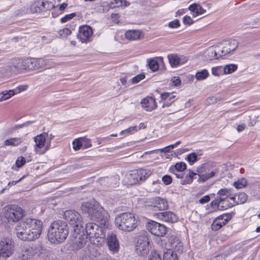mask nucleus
<instances>
[{
  "label": "nucleus",
  "mask_w": 260,
  "mask_h": 260,
  "mask_svg": "<svg viewBox=\"0 0 260 260\" xmlns=\"http://www.w3.org/2000/svg\"><path fill=\"white\" fill-rule=\"evenodd\" d=\"M81 209L84 213H87L89 218L100 222L101 224L106 225L107 221L104 217V211L99 203L92 200L82 204Z\"/></svg>",
  "instance_id": "obj_3"
},
{
  "label": "nucleus",
  "mask_w": 260,
  "mask_h": 260,
  "mask_svg": "<svg viewBox=\"0 0 260 260\" xmlns=\"http://www.w3.org/2000/svg\"><path fill=\"white\" fill-rule=\"evenodd\" d=\"M14 245L9 238H4L0 241V257L7 258L12 254Z\"/></svg>",
  "instance_id": "obj_11"
},
{
  "label": "nucleus",
  "mask_w": 260,
  "mask_h": 260,
  "mask_svg": "<svg viewBox=\"0 0 260 260\" xmlns=\"http://www.w3.org/2000/svg\"><path fill=\"white\" fill-rule=\"evenodd\" d=\"M33 255L32 253V248L31 247H29L27 251H26L24 252V253H23V256H26V258L27 259H30L31 258L32 256Z\"/></svg>",
  "instance_id": "obj_62"
},
{
  "label": "nucleus",
  "mask_w": 260,
  "mask_h": 260,
  "mask_svg": "<svg viewBox=\"0 0 260 260\" xmlns=\"http://www.w3.org/2000/svg\"><path fill=\"white\" fill-rule=\"evenodd\" d=\"M63 216L66 220L74 228V232L83 228L82 219L79 212L74 210H67Z\"/></svg>",
  "instance_id": "obj_7"
},
{
  "label": "nucleus",
  "mask_w": 260,
  "mask_h": 260,
  "mask_svg": "<svg viewBox=\"0 0 260 260\" xmlns=\"http://www.w3.org/2000/svg\"><path fill=\"white\" fill-rule=\"evenodd\" d=\"M147 61L149 67L152 71L155 72L158 70L159 66L157 58L149 59Z\"/></svg>",
  "instance_id": "obj_37"
},
{
  "label": "nucleus",
  "mask_w": 260,
  "mask_h": 260,
  "mask_svg": "<svg viewBox=\"0 0 260 260\" xmlns=\"http://www.w3.org/2000/svg\"><path fill=\"white\" fill-rule=\"evenodd\" d=\"M112 4H115L114 6L119 7H127L129 5V3L125 0H115L114 2H112Z\"/></svg>",
  "instance_id": "obj_49"
},
{
  "label": "nucleus",
  "mask_w": 260,
  "mask_h": 260,
  "mask_svg": "<svg viewBox=\"0 0 260 260\" xmlns=\"http://www.w3.org/2000/svg\"><path fill=\"white\" fill-rule=\"evenodd\" d=\"M5 217L8 221L17 222L21 219L24 215L23 209L15 205L8 206L5 208Z\"/></svg>",
  "instance_id": "obj_8"
},
{
  "label": "nucleus",
  "mask_w": 260,
  "mask_h": 260,
  "mask_svg": "<svg viewBox=\"0 0 260 260\" xmlns=\"http://www.w3.org/2000/svg\"><path fill=\"white\" fill-rule=\"evenodd\" d=\"M119 176L118 175H115L114 176H112L110 177H105L102 178L101 180V183H107V186H110L112 187H116L118 186L119 183Z\"/></svg>",
  "instance_id": "obj_28"
},
{
  "label": "nucleus",
  "mask_w": 260,
  "mask_h": 260,
  "mask_svg": "<svg viewBox=\"0 0 260 260\" xmlns=\"http://www.w3.org/2000/svg\"><path fill=\"white\" fill-rule=\"evenodd\" d=\"M145 76L144 74H139L135 77H134L132 79V82L133 84H136L139 82L140 81L144 79Z\"/></svg>",
  "instance_id": "obj_56"
},
{
  "label": "nucleus",
  "mask_w": 260,
  "mask_h": 260,
  "mask_svg": "<svg viewBox=\"0 0 260 260\" xmlns=\"http://www.w3.org/2000/svg\"><path fill=\"white\" fill-rule=\"evenodd\" d=\"M158 219L165 222L174 223L177 221L178 218L173 212L171 211H164L156 214Z\"/></svg>",
  "instance_id": "obj_17"
},
{
  "label": "nucleus",
  "mask_w": 260,
  "mask_h": 260,
  "mask_svg": "<svg viewBox=\"0 0 260 260\" xmlns=\"http://www.w3.org/2000/svg\"><path fill=\"white\" fill-rule=\"evenodd\" d=\"M138 131L137 126H133L128 127V128L122 131L120 134L121 135H124V136H127L129 135H132Z\"/></svg>",
  "instance_id": "obj_43"
},
{
  "label": "nucleus",
  "mask_w": 260,
  "mask_h": 260,
  "mask_svg": "<svg viewBox=\"0 0 260 260\" xmlns=\"http://www.w3.org/2000/svg\"><path fill=\"white\" fill-rule=\"evenodd\" d=\"M81 140L82 141V146L84 147V148H88L92 146L91 140L90 139L87 138L86 137H81Z\"/></svg>",
  "instance_id": "obj_53"
},
{
  "label": "nucleus",
  "mask_w": 260,
  "mask_h": 260,
  "mask_svg": "<svg viewBox=\"0 0 260 260\" xmlns=\"http://www.w3.org/2000/svg\"><path fill=\"white\" fill-rule=\"evenodd\" d=\"M75 15L76 14L75 13H71L70 14L66 15L61 19V22L62 23L66 22L72 19L73 17L75 16Z\"/></svg>",
  "instance_id": "obj_60"
},
{
  "label": "nucleus",
  "mask_w": 260,
  "mask_h": 260,
  "mask_svg": "<svg viewBox=\"0 0 260 260\" xmlns=\"http://www.w3.org/2000/svg\"><path fill=\"white\" fill-rule=\"evenodd\" d=\"M168 58L171 66L173 68H176L186 63L187 61L186 57L175 54H169Z\"/></svg>",
  "instance_id": "obj_18"
},
{
  "label": "nucleus",
  "mask_w": 260,
  "mask_h": 260,
  "mask_svg": "<svg viewBox=\"0 0 260 260\" xmlns=\"http://www.w3.org/2000/svg\"><path fill=\"white\" fill-rule=\"evenodd\" d=\"M183 23L184 25H190L193 23L194 21L190 16L186 15L183 18Z\"/></svg>",
  "instance_id": "obj_58"
},
{
  "label": "nucleus",
  "mask_w": 260,
  "mask_h": 260,
  "mask_svg": "<svg viewBox=\"0 0 260 260\" xmlns=\"http://www.w3.org/2000/svg\"><path fill=\"white\" fill-rule=\"evenodd\" d=\"M42 2L43 3L42 5V8L43 11H46L54 8V4L53 3V0H41Z\"/></svg>",
  "instance_id": "obj_38"
},
{
  "label": "nucleus",
  "mask_w": 260,
  "mask_h": 260,
  "mask_svg": "<svg viewBox=\"0 0 260 260\" xmlns=\"http://www.w3.org/2000/svg\"><path fill=\"white\" fill-rule=\"evenodd\" d=\"M107 244L109 249L112 253H115L118 252L119 250V243L114 234L111 233L108 235Z\"/></svg>",
  "instance_id": "obj_16"
},
{
  "label": "nucleus",
  "mask_w": 260,
  "mask_h": 260,
  "mask_svg": "<svg viewBox=\"0 0 260 260\" xmlns=\"http://www.w3.org/2000/svg\"><path fill=\"white\" fill-rule=\"evenodd\" d=\"M163 260H178V256L171 249H168L164 253Z\"/></svg>",
  "instance_id": "obj_33"
},
{
  "label": "nucleus",
  "mask_w": 260,
  "mask_h": 260,
  "mask_svg": "<svg viewBox=\"0 0 260 260\" xmlns=\"http://www.w3.org/2000/svg\"><path fill=\"white\" fill-rule=\"evenodd\" d=\"M22 139L21 138H12L6 140L3 143V146H17L22 142Z\"/></svg>",
  "instance_id": "obj_29"
},
{
  "label": "nucleus",
  "mask_w": 260,
  "mask_h": 260,
  "mask_svg": "<svg viewBox=\"0 0 260 260\" xmlns=\"http://www.w3.org/2000/svg\"><path fill=\"white\" fill-rule=\"evenodd\" d=\"M230 200L234 202L235 205L244 204L247 200V195L243 192H239L237 194L232 195V196L230 197Z\"/></svg>",
  "instance_id": "obj_25"
},
{
  "label": "nucleus",
  "mask_w": 260,
  "mask_h": 260,
  "mask_svg": "<svg viewBox=\"0 0 260 260\" xmlns=\"http://www.w3.org/2000/svg\"><path fill=\"white\" fill-rule=\"evenodd\" d=\"M232 218L230 213L223 214L216 217L211 224L213 231H217L224 225Z\"/></svg>",
  "instance_id": "obj_14"
},
{
  "label": "nucleus",
  "mask_w": 260,
  "mask_h": 260,
  "mask_svg": "<svg viewBox=\"0 0 260 260\" xmlns=\"http://www.w3.org/2000/svg\"><path fill=\"white\" fill-rule=\"evenodd\" d=\"M197 175V173L193 171L189 170V174L186 175L184 178L180 180V184L182 185H187L191 184L193 179L194 177Z\"/></svg>",
  "instance_id": "obj_30"
},
{
  "label": "nucleus",
  "mask_w": 260,
  "mask_h": 260,
  "mask_svg": "<svg viewBox=\"0 0 260 260\" xmlns=\"http://www.w3.org/2000/svg\"><path fill=\"white\" fill-rule=\"evenodd\" d=\"M209 76V73L206 69L198 72L196 74V78L197 80H203L206 79Z\"/></svg>",
  "instance_id": "obj_41"
},
{
  "label": "nucleus",
  "mask_w": 260,
  "mask_h": 260,
  "mask_svg": "<svg viewBox=\"0 0 260 260\" xmlns=\"http://www.w3.org/2000/svg\"><path fill=\"white\" fill-rule=\"evenodd\" d=\"M247 184V180L244 178L239 179L233 183V186L237 189L245 187Z\"/></svg>",
  "instance_id": "obj_39"
},
{
  "label": "nucleus",
  "mask_w": 260,
  "mask_h": 260,
  "mask_svg": "<svg viewBox=\"0 0 260 260\" xmlns=\"http://www.w3.org/2000/svg\"><path fill=\"white\" fill-rule=\"evenodd\" d=\"M38 65L37 58H26L22 60L17 68L20 70H38Z\"/></svg>",
  "instance_id": "obj_15"
},
{
  "label": "nucleus",
  "mask_w": 260,
  "mask_h": 260,
  "mask_svg": "<svg viewBox=\"0 0 260 260\" xmlns=\"http://www.w3.org/2000/svg\"><path fill=\"white\" fill-rule=\"evenodd\" d=\"M217 194L220 196H226L225 198H229L234 194L233 189L231 188H222L217 192Z\"/></svg>",
  "instance_id": "obj_40"
},
{
  "label": "nucleus",
  "mask_w": 260,
  "mask_h": 260,
  "mask_svg": "<svg viewBox=\"0 0 260 260\" xmlns=\"http://www.w3.org/2000/svg\"><path fill=\"white\" fill-rule=\"evenodd\" d=\"M229 198L221 197V201L220 203L219 210H225L233 207L235 205L229 202Z\"/></svg>",
  "instance_id": "obj_35"
},
{
  "label": "nucleus",
  "mask_w": 260,
  "mask_h": 260,
  "mask_svg": "<svg viewBox=\"0 0 260 260\" xmlns=\"http://www.w3.org/2000/svg\"><path fill=\"white\" fill-rule=\"evenodd\" d=\"M141 104L143 108L146 111H151L156 108V103L154 98L147 97L141 100Z\"/></svg>",
  "instance_id": "obj_22"
},
{
  "label": "nucleus",
  "mask_w": 260,
  "mask_h": 260,
  "mask_svg": "<svg viewBox=\"0 0 260 260\" xmlns=\"http://www.w3.org/2000/svg\"><path fill=\"white\" fill-rule=\"evenodd\" d=\"M212 74L215 76H219L224 74L223 67L217 66L213 67L211 69Z\"/></svg>",
  "instance_id": "obj_46"
},
{
  "label": "nucleus",
  "mask_w": 260,
  "mask_h": 260,
  "mask_svg": "<svg viewBox=\"0 0 260 260\" xmlns=\"http://www.w3.org/2000/svg\"><path fill=\"white\" fill-rule=\"evenodd\" d=\"M180 151H176L175 150L174 152H172L171 153H160V155L163 158L171 160L173 157H176L178 155H180Z\"/></svg>",
  "instance_id": "obj_44"
},
{
  "label": "nucleus",
  "mask_w": 260,
  "mask_h": 260,
  "mask_svg": "<svg viewBox=\"0 0 260 260\" xmlns=\"http://www.w3.org/2000/svg\"><path fill=\"white\" fill-rule=\"evenodd\" d=\"M45 135L46 134H41L35 138V142L37 147L36 149L40 153H44L48 149L47 147H44L46 141Z\"/></svg>",
  "instance_id": "obj_20"
},
{
  "label": "nucleus",
  "mask_w": 260,
  "mask_h": 260,
  "mask_svg": "<svg viewBox=\"0 0 260 260\" xmlns=\"http://www.w3.org/2000/svg\"><path fill=\"white\" fill-rule=\"evenodd\" d=\"M72 145L73 148L75 151L80 149L82 146L81 138L75 139L72 142Z\"/></svg>",
  "instance_id": "obj_48"
},
{
  "label": "nucleus",
  "mask_w": 260,
  "mask_h": 260,
  "mask_svg": "<svg viewBox=\"0 0 260 260\" xmlns=\"http://www.w3.org/2000/svg\"><path fill=\"white\" fill-rule=\"evenodd\" d=\"M152 174L149 169H140L131 171L124 176L123 183L127 186L139 184L146 180Z\"/></svg>",
  "instance_id": "obj_5"
},
{
  "label": "nucleus",
  "mask_w": 260,
  "mask_h": 260,
  "mask_svg": "<svg viewBox=\"0 0 260 260\" xmlns=\"http://www.w3.org/2000/svg\"><path fill=\"white\" fill-rule=\"evenodd\" d=\"M237 69V66L234 64H226L223 67L224 74L233 73Z\"/></svg>",
  "instance_id": "obj_42"
},
{
  "label": "nucleus",
  "mask_w": 260,
  "mask_h": 260,
  "mask_svg": "<svg viewBox=\"0 0 260 260\" xmlns=\"http://www.w3.org/2000/svg\"><path fill=\"white\" fill-rule=\"evenodd\" d=\"M15 95L13 89L5 90L0 93V102L8 100Z\"/></svg>",
  "instance_id": "obj_36"
},
{
  "label": "nucleus",
  "mask_w": 260,
  "mask_h": 260,
  "mask_svg": "<svg viewBox=\"0 0 260 260\" xmlns=\"http://www.w3.org/2000/svg\"><path fill=\"white\" fill-rule=\"evenodd\" d=\"M154 207L157 208L159 210H164L168 208L167 201L162 198L156 197L153 199Z\"/></svg>",
  "instance_id": "obj_26"
},
{
  "label": "nucleus",
  "mask_w": 260,
  "mask_h": 260,
  "mask_svg": "<svg viewBox=\"0 0 260 260\" xmlns=\"http://www.w3.org/2000/svg\"><path fill=\"white\" fill-rule=\"evenodd\" d=\"M171 81H172V85H173L175 86H178L179 85H180V84H181V80H180L179 77H174L172 79Z\"/></svg>",
  "instance_id": "obj_63"
},
{
  "label": "nucleus",
  "mask_w": 260,
  "mask_h": 260,
  "mask_svg": "<svg viewBox=\"0 0 260 260\" xmlns=\"http://www.w3.org/2000/svg\"><path fill=\"white\" fill-rule=\"evenodd\" d=\"M180 24L178 19H175L173 21L170 22L168 24V26L170 28H176L180 26Z\"/></svg>",
  "instance_id": "obj_59"
},
{
  "label": "nucleus",
  "mask_w": 260,
  "mask_h": 260,
  "mask_svg": "<svg viewBox=\"0 0 260 260\" xmlns=\"http://www.w3.org/2000/svg\"><path fill=\"white\" fill-rule=\"evenodd\" d=\"M146 228L150 233L157 237H164L167 232V228L165 225L153 220L148 221Z\"/></svg>",
  "instance_id": "obj_10"
},
{
  "label": "nucleus",
  "mask_w": 260,
  "mask_h": 260,
  "mask_svg": "<svg viewBox=\"0 0 260 260\" xmlns=\"http://www.w3.org/2000/svg\"><path fill=\"white\" fill-rule=\"evenodd\" d=\"M161 98L162 100H168L172 101L173 100H175L176 96L174 95L173 93L169 92H164L162 93L160 95Z\"/></svg>",
  "instance_id": "obj_47"
},
{
  "label": "nucleus",
  "mask_w": 260,
  "mask_h": 260,
  "mask_svg": "<svg viewBox=\"0 0 260 260\" xmlns=\"http://www.w3.org/2000/svg\"><path fill=\"white\" fill-rule=\"evenodd\" d=\"M115 222L118 229L130 232L137 226V221L134 214L129 212H124L118 215L115 219Z\"/></svg>",
  "instance_id": "obj_6"
},
{
  "label": "nucleus",
  "mask_w": 260,
  "mask_h": 260,
  "mask_svg": "<svg viewBox=\"0 0 260 260\" xmlns=\"http://www.w3.org/2000/svg\"><path fill=\"white\" fill-rule=\"evenodd\" d=\"M27 85H21L16 87L15 89H13V90L15 92V95L16 94L19 93L21 91H24L27 89Z\"/></svg>",
  "instance_id": "obj_61"
},
{
  "label": "nucleus",
  "mask_w": 260,
  "mask_h": 260,
  "mask_svg": "<svg viewBox=\"0 0 260 260\" xmlns=\"http://www.w3.org/2000/svg\"><path fill=\"white\" fill-rule=\"evenodd\" d=\"M186 164H175L172 165L169 169V171L171 173H175L176 172H182L186 169Z\"/></svg>",
  "instance_id": "obj_31"
},
{
  "label": "nucleus",
  "mask_w": 260,
  "mask_h": 260,
  "mask_svg": "<svg viewBox=\"0 0 260 260\" xmlns=\"http://www.w3.org/2000/svg\"><path fill=\"white\" fill-rule=\"evenodd\" d=\"M205 56L206 58L209 60L217 59L221 57H223L221 55V48L218 46L209 48L207 50Z\"/></svg>",
  "instance_id": "obj_21"
},
{
  "label": "nucleus",
  "mask_w": 260,
  "mask_h": 260,
  "mask_svg": "<svg viewBox=\"0 0 260 260\" xmlns=\"http://www.w3.org/2000/svg\"><path fill=\"white\" fill-rule=\"evenodd\" d=\"M210 200V196L209 195H206V196L202 197L199 200V203L202 204H204L207 203L208 202H209Z\"/></svg>",
  "instance_id": "obj_64"
},
{
  "label": "nucleus",
  "mask_w": 260,
  "mask_h": 260,
  "mask_svg": "<svg viewBox=\"0 0 260 260\" xmlns=\"http://www.w3.org/2000/svg\"><path fill=\"white\" fill-rule=\"evenodd\" d=\"M162 181L164 184L168 185L172 182V178L170 175H165L162 177Z\"/></svg>",
  "instance_id": "obj_57"
},
{
  "label": "nucleus",
  "mask_w": 260,
  "mask_h": 260,
  "mask_svg": "<svg viewBox=\"0 0 260 260\" xmlns=\"http://www.w3.org/2000/svg\"><path fill=\"white\" fill-rule=\"evenodd\" d=\"M169 245L174 250L181 253L183 252V247L179 239L175 236H171L169 239Z\"/></svg>",
  "instance_id": "obj_23"
},
{
  "label": "nucleus",
  "mask_w": 260,
  "mask_h": 260,
  "mask_svg": "<svg viewBox=\"0 0 260 260\" xmlns=\"http://www.w3.org/2000/svg\"><path fill=\"white\" fill-rule=\"evenodd\" d=\"M238 46V43L236 40H231L224 42V46L221 48V55L229 56L233 54Z\"/></svg>",
  "instance_id": "obj_13"
},
{
  "label": "nucleus",
  "mask_w": 260,
  "mask_h": 260,
  "mask_svg": "<svg viewBox=\"0 0 260 260\" xmlns=\"http://www.w3.org/2000/svg\"><path fill=\"white\" fill-rule=\"evenodd\" d=\"M150 248V241L146 234L138 236L136 250L137 254L145 255L148 254Z\"/></svg>",
  "instance_id": "obj_9"
},
{
  "label": "nucleus",
  "mask_w": 260,
  "mask_h": 260,
  "mask_svg": "<svg viewBox=\"0 0 260 260\" xmlns=\"http://www.w3.org/2000/svg\"><path fill=\"white\" fill-rule=\"evenodd\" d=\"M43 3L41 0H37L35 2L30 6V10L33 13H40L43 11L42 5Z\"/></svg>",
  "instance_id": "obj_32"
},
{
  "label": "nucleus",
  "mask_w": 260,
  "mask_h": 260,
  "mask_svg": "<svg viewBox=\"0 0 260 260\" xmlns=\"http://www.w3.org/2000/svg\"><path fill=\"white\" fill-rule=\"evenodd\" d=\"M200 156V155L198 154L196 152H192L187 155L185 160L189 162H194L199 160L198 157Z\"/></svg>",
  "instance_id": "obj_45"
},
{
  "label": "nucleus",
  "mask_w": 260,
  "mask_h": 260,
  "mask_svg": "<svg viewBox=\"0 0 260 260\" xmlns=\"http://www.w3.org/2000/svg\"><path fill=\"white\" fill-rule=\"evenodd\" d=\"M71 34V31L70 29L68 28H63L61 29H60L58 31V35L61 38H66L68 36L70 35Z\"/></svg>",
  "instance_id": "obj_51"
},
{
  "label": "nucleus",
  "mask_w": 260,
  "mask_h": 260,
  "mask_svg": "<svg viewBox=\"0 0 260 260\" xmlns=\"http://www.w3.org/2000/svg\"><path fill=\"white\" fill-rule=\"evenodd\" d=\"M69 229L66 222L61 220L53 221L48 232L49 241L54 244L62 243L67 238Z\"/></svg>",
  "instance_id": "obj_2"
},
{
  "label": "nucleus",
  "mask_w": 260,
  "mask_h": 260,
  "mask_svg": "<svg viewBox=\"0 0 260 260\" xmlns=\"http://www.w3.org/2000/svg\"><path fill=\"white\" fill-rule=\"evenodd\" d=\"M93 30L88 25H83L79 27L78 39L83 43H87L92 41Z\"/></svg>",
  "instance_id": "obj_12"
},
{
  "label": "nucleus",
  "mask_w": 260,
  "mask_h": 260,
  "mask_svg": "<svg viewBox=\"0 0 260 260\" xmlns=\"http://www.w3.org/2000/svg\"><path fill=\"white\" fill-rule=\"evenodd\" d=\"M125 37L129 41H136L141 39L143 36L140 30H129L125 32Z\"/></svg>",
  "instance_id": "obj_24"
},
{
  "label": "nucleus",
  "mask_w": 260,
  "mask_h": 260,
  "mask_svg": "<svg viewBox=\"0 0 260 260\" xmlns=\"http://www.w3.org/2000/svg\"><path fill=\"white\" fill-rule=\"evenodd\" d=\"M188 9L191 11L193 17H196L198 15L203 14L206 12V10L204 9L200 5L196 3L190 5Z\"/></svg>",
  "instance_id": "obj_27"
},
{
  "label": "nucleus",
  "mask_w": 260,
  "mask_h": 260,
  "mask_svg": "<svg viewBox=\"0 0 260 260\" xmlns=\"http://www.w3.org/2000/svg\"><path fill=\"white\" fill-rule=\"evenodd\" d=\"M86 236L89 238L91 243L94 245H101L104 241L106 237L105 229L102 226H100L98 224L89 222L85 226Z\"/></svg>",
  "instance_id": "obj_4"
},
{
  "label": "nucleus",
  "mask_w": 260,
  "mask_h": 260,
  "mask_svg": "<svg viewBox=\"0 0 260 260\" xmlns=\"http://www.w3.org/2000/svg\"><path fill=\"white\" fill-rule=\"evenodd\" d=\"M32 160V159L30 156L28 157L27 155H25V156L18 157L15 162H28Z\"/></svg>",
  "instance_id": "obj_54"
},
{
  "label": "nucleus",
  "mask_w": 260,
  "mask_h": 260,
  "mask_svg": "<svg viewBox=\"0 0 260 260\" xmlns=\"http://www.w3.org/2000/svg\"><path fill=\"white\" fill-rule=\"evenodd\" d=\"M221 201V197H217L210 203V206L213 209L217 208L219 210Z\"/></svg>",
  "instance_id": "obj_52"
},
{
  "label": "nucleus",
  "mask_w": 260,
  "mask_h": 260,
  "mask_svg": "<svg viewBox=\"0 0 260 260\" xmlns=\"http://www.w3.org/2000/svg\"><path fill=\"white\" fill-rule=\"evenodd\" d=\"M43 223L34 218H28L19 222L15 230L17 237L25 241H31L38 239L42 232Z\"/></svg>",
  "instance_id": "obj_1"
},
{
  "label": "nucleus",
  "mask_w": 260,
  "mask_h": 260,
  "mask_svg": "<svg viewBox=\"0 0 260 260\" xmlns=\"http://www.w3.org/2000/svg\"><path fill=\"white\" fill-rule=\"evenodd\" d=\"M80 230H78L75 233L76 236L75 237V241L74 242V247L76 249H80L83 247L87 242V236L84 234H81Z\"/></svg>",
  "instance_id": "obj_19"
},
{
  "label": "nucleus",
  "mask_w": 260,
  "mask_h": 260,
  "mask_svg": "<svg viewBox=\"0 0 260 260\" xmlns=\"http://www.w3.org/2000/svg\"><path fill=\"white\" fill-rule=\"evenodd\" d=\"M148 260H161V258L160 255L155 251L151 252Z\"/></svg>",
  "instance_id": "obj_55"
},
{
  "label": "nucleus",
  "mask_w": 260,
  "mask_h": 260,
  "mask_svg": "<svg viewBox=\"0 0 260 260\" xmlns=\"http://www.w3.org/2000/svg\"><path fill=\"white\" fill-rule=\"evenodd\" d=\"M38 69L46 67L49 63V61L44 58H37Z\"/></svg>",
  "instance_id": "obj_50"
},
{
  "label": "nucleus",
  "mask_w": 260,
  "mask_h": 260,
  "mask_svg": "<svg viewBox=\"0 0 260 260\" xmlns=\"http://www.w3.org/2000/svg\"><path fill=\"white\" fill-rule=\"evenodd\" d=\"M216 173V171H212L209 173H205L204 174H197V175L199 176V178L198 180V182H199L200 183L205 182L207 180H208L210 178L214 176Z\"/></svg>",
  "instance_id": "obj_34"
}]
</instances>
